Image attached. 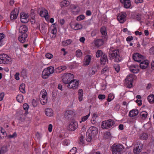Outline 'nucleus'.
I'll list each match as a JSON object with an SVG mask.
<instances>
[{
  "instance_id": "obj_11",
  "label": "nucleus",
  "mask_w": 154,
  "mask_h": 154,
  "mask_svg": "<svg viewBox=\"0 0 154 154\" xmlns=\"http://www.w3.org/2000/svg\"><path fill=\"white\" fill-rule=\"evenodd\" d=\"M78 126L77 122H72L69 123L67 127V129L68 130L73 131L77 128Z\"/></svg>"
},
{
  "instance_id": "obj_48",
  "label": "nucleus",
  "mask_w": 154,
  "mask_h": 154,
  "mask_svg": "<svg viewBox=\"0 0 154 154\" xmlns=\"http://www.w3.org/2000/svg\"><path fill=\"white\" fill-rule=\"evenodd\" d=\"M77 148L76 147H73L70 150L69 153L70 154H75Z\"/></svg>"
},
{
  "instance_id": "obj_18",
  "label": "nucleus",
  "mask_w": 154,
  "mask_h": 154,
  "mask_svg": "<svg viewBox=\"0 0 154 154\" xmlns=\"http://www.w3.org/2000/svg\"><path fill=\"white\" fill-rule=\"evenodd\" d=\"M121 2L124 5V7L126 8H129L131 6V4L130 0H120Z\"/></svg>"
},
{
  "instance_id": "obj_43",
  "label": "nucleus",
  "mask_w": 154,
  "mask_h": 154,
  "mask_svg": "<svg viewBox=\"0 0 154 154\" xmlns=\"http://www.w3.org/2000/svg\"><path fill=\"white\" fill-rule=\"evenodd\" d=\"M103 54L102 51L101 50H98L96 53V57H100L101 56H103V54Z\"/></svg>"
},
{
  "instance_id": "obj_2",
  "label": "nucleus",
  "mask_w": 154,
  "mask_h": 154,
  "mask_svg": "<svg viewBox=\"0 0 154 154\" xmlns=\"http://www.w3.org/2000/svg\"><path fill=\"white\" fill-rule=\"evenodd\" d=\"M54 68L52 66L45 69L42 72V77L44 79H47L50 74L54 73Z\"/></svg>"
},
{
  "instance_id": "obj_55",
  "label": "nucleus",
  "mask_w": 154,
  "mask_h": 154,
  "mask_svg": "<svg viewBox=\"0 0 154 154\" xmlns=\"http://www.w3.org/2000/svg\"><path fill=\"white\" fill-rule=\"evenodd\" d=\"M21 75H22L23 76H26V72L25 70L23 69L22 70L21 72Z\"/></svg>"
},
{
  "instance_id": "obj_16",
  "label": "nucleus",
  "mask_w": 154,
  "mask_h": 154,
  "mask_svg": "<svg viewBox=\"0 0 154 154\" xmlns=\"http://www.w3.org/2000/svg\"><path fill=\"white\" fill-rule=\"evenodd\" d=\"M107 40H105V39L103 38L102 39H98L94 41V44L96 46L99 47L102 45L103 44L104 42Z\"/></svg>"
},
{
  "instance_id": "obj_58",
  "label": "nucleus",
  "mask_w": 154,
  "mask_h": 154,
  "mask_svg": "<svg viewBox=\"0 0 154 154\" xmlns=\"http://www.w3.org/2000/svg\"><path fill=\"white\" fill-rule=\"evenodd\" d=\"M133 38L132 36H128L126 39V41L127 42H129L130 41L132 40H133Z\"/></svg>"
},
{
  "instance_id": "obj_35",
  "label": "nucleus",
  "mask_w": 154,
  "mask_h": 154,
  "mask_svg": "<svg viewBox=\"0 0 154 154\" xmlns=\"http://www.w3.org/2000/svg\"><path fill=\"white\" fill-rule=\"evenodd\" d=\"M147 113L146 111H142L140 113V117L143 119H145L147 118Z\"/></svg>"
},
{
  "instance_id": "obj_45",
  "label": "nucleus",
  "mask_w": 154,
  "mask_h": 154,
  "mask_svg": "<svg viewBox=\"0 0 154 154\" xmlns=\"http://www.w3.org/2000/svg\"><path fill=\"white\" fill-rule=\"evenodd\" d=\"M51 28L52 29L51 31V33L53 34H55L56 35L57 33V29L56 28L54 27V26H53V28H52V27L51 26Z\"/></svg>"
},
{
  "instance_id": "obj_1",
  "label": "nucleus",
  "mask_w": 154,
  "mask_h": 154,
  "mask_svg": "<svg viewBox=\"0 0 154 154\" xmlns=\"http://www.w3.org/2000/svg\"><path fill=\"white\" fill-rule=\"evenodd\" d=\"M109 57L110 59H114L116 62H118L121 60L119 49H114L113 47H111L109 49Z\"/></svg>"
},
{
  "instance_id": "obj_13",
  "label": "nucleus",
  "mask_w": 154,
  "mask_h": 154,
  "mask_svg": "<svg viewBox=\"0 0 154 154\" xmlns=\"http://www.w3.org/2000/svg\"><path fill=\"white\" fill-rule=\"evenodd\" d=\"M20 19L21 22L23 23H27L29 20L28 14L22 12L20 14Z\"/></svg>"
},
{
  "instance_id": "obj_14",
  "label": "nucleus",
  "mask_w": 154,
  "mask_h": 154,
  "mask_svg": "<svg viewBox=\"0 0 154 154\" xmlns=\"http://www.w3.org/2000/svg\"><path fill=\"white\" fill-rule=\"evenodd\" d=\"M139 68L138 66L137 65L132 64L129 66L130 71L134 73H137L139 72Z\"/></svg>"
},
{
  "instance_id": "obj_17",
  "label": "nucleus",
  "mask_w": 154,
  "mask_h": 154,
  "mask_svg": "<svg viewBox=\"0 0 154 154\" xmlns=\"http://www.w3.org/2000/svg\"><path fill=\"white\" fill-rule=\"evenodd\" d=\"M100 32L101 34L102 37L105 39V40H107V30L105 26H102L100 28Z\"/></svg>"
},
{
  "instance_id": "obj_46",
  "label": "nucleus",
  "mask_w": 154,
  "mask_h": 154,
  "mask_svg": "<svg viewBox=\"0 0 154 154\" xmlns=\"http://www.w3.org/2000/svg\"><path fill=\"white\" fill-rule=\"evenodd\" d=\"M109 69L107 67H104L101 71V74H105L106 72H109Z\"/></svg>"
},
{
  "instance_id": "obj_64",
  "label": "nucleus",
  "mask_w": 154,
  "mask_h": 154,
  "mask_svg": "<svg viewBox=\"0 0 154 154\" xmlns=\"http://www.w3.org/2000/svg\"><path fill=\"white\" fill-rule=\"evenodd\" d=\"M91 154H101L100 152L99 151H96L94 150L92 151L91 152Z\"/></svg>"
},
{
  "instance_id": "obj_31",
  "label": "nucleus",
  "mask_w": 154,
  "mask_h": 154,
  "mask_svg": "<svg viewBox=\"0 0 154 154\" xmlns=\"http://www.w3.org/2000/svg\"><path fill=\"white\" fill-rule=\"evenodd\" d=\"M83 94V90L82 89H79L78 91V99L79 101H81L82 100Z\"/></svg>"
},
{
  "instance_id": "obj_12",
  "label": "nucleus",
  "mask_w": 154,
  "mask_h": 154,
  "mask_svg": "<svg viewBox=\"0 0 154 154\" xmlns=\"http://www.w3.org/2000/svg\"><path fill=\"white\" fill-rule=\"evenodd\" d=\"M75 114V112L72 110H66L64 113L65 117L68 119L73 118Z\"/></svg>"
},
{
  "instance_id": "obj_37",
  "label": "nucleus",
  "mask_w": 154,
  "mask_h": 154,
  "mask_svg": "<svg viewBox=\"0 0 154 154\" xmlns=\"http://www.w3.org/2000/svg\"><path fill=\"white\" fill-rule=\"evenodd\" d=\"M86 140L88 142H90L92 138H94V137H93V136L89 134L87 132L86 133Z\"/></svg>"
},
{
  "instance_id": "obj_34",
  "label": "nucleus",
  "mask_w": 154,
  "mask_h": 154,
  "mask_svg": "<svg viewBox=\"0 0 154 154\" xmlns=\"http://www.w3.org/2000/svg\"><path fill=\"white\" fill-rule=\"evenodd\" d=\"M72 42L71 39H68L63 41L62 42V45L63 46H66L70 45Z\"/></svg>"
},
{
  "instance_id": "obj_56",
  "label": "nucleus",
  "mask_w": 154,
  "mask_h": 154,
  "mask_svg": "<svg viewBox=\"0 0 154 154\" xmlns=\"http://www.w3.org/2000/svg\"><path fill=\"white\" fill-rule=\"evenodd\" d=\"M19 75L20 74L18 72L16 73L15 75V78L17 80H18L20 79L19 77Z\"/></svg>"
},
{
  "instance_id": "obj_5",
  "label": "nucleus",
  "mask_w": 154,
  "mask_h": 154,
  "mask_svg": "<svg viewBox=\"0 0 154 154\" xmlns=\"http://www.w3.org/2000/svg\"><path fill=\"white\" fill-rule=\"evenodd\" d=\"M74 78V76L73 74L70 73H66L62 76V80L64 83L68 85Z\"/></svg>"
},
{
  "instance_id": "obj_23",
  "label": "nucleus",
  "mask_w": 154,
  "mask_h": 154,
  "mask_svg": "<svg viewBox=\"0 0 154 154\" xmlns=\"http://www.w3.org/2000/svg\"><path fill=\"white\" fill-rule=\"evenodd\" d=\"M70 25L71 28L75 30L80 29H82V27L81 24L79 23H75L73 24V23H71L70 24Z\"/></svg>"
},
{
  "instance_id": "obj_10",
  "label": "nucleus",
  "mask_w": 154,
  "mask_h": 154,
  "mask_svg": "<svg viewBox=\"0 0 154 154\" xmlns=\"http://www.w3.org/2000/svg\"><path fill=\"white\" fill-rule=\"evenodd\" d=\"M87 132L93 136V137H94L98 133V129L95 127L91 126L88 129Z\"/></svg>"
},
{
  "instance_id": "obj_38",
  "label": "nucleus",
  "mask_w": 154,
  "mask_h": 154,
  "mask_svg": "<svg viewBox=\"0 0 154 154\" xmlns=\"http://www.w3.org/2000/svg\"><path fill=\"white\" fill-rule=\"evenodd\" d=\"M25 84H22L20 85L19 88L20 91L23 94L25 93Z\"/></svg>"
},
{
  "instance_id": "obj_7",
  "label": "nucleus",
  "mask_w": 154,
  "mask_h": 154,
  "mask_svg": "<svg viewBox=\"0 0 154 154\" xmlns=\"http://www.w3.org/2000/svg\"><path fill=\"white\" fill-rule=\"evenodd\" d=\"M11 61V58L7 54H2L0 55V63L7 64Z\"/></svg>"
},
{
  "instance_id": "obj_32",
  "label": "nucleus",
  "mask_w": 154,
  "mask_h": 154,
  "mask_svg": "<svg viewBox=\"0 0 154 154\" xmlns=\"http://www.w3.org/2000/svg\"><path fill=\"white\" fill-rule=\"evenodd\" d=\"M69 5V2L67 0H64L60 3V6L62 8L63 7H67Z\"/></svg>"
},
{
  "instance_id": "obj_49",
  "label": "nucleus",
  "mask_w": 154,
  "mask_h": 154,
  "mask_svg": "<svg viewBox=\"0 0 154 154\" xmlns=\"http://www.w3.org/2000/svg\"><path fill=\"white\" fill-rule=\"evenodd\" d=\"M7 137L9 138L16 137H17V134L16 132H15L12 135H9L7 136Z\"/></svg>"
},
{
  "instance_id": "obj_33",
  "label": "nucleus",
  "mask_w": 154,
  "mask_h": 154,
  "mask_svg": "<svg viewBox=\"0 0 154 154\" xmlns=\"http://www.w3.org/2000/svg\"><path fill=\"white\" fill-rule=\"evenodd\" d=\"M147 99L149 103L151 104L154 103V95L150 94L147 97Z\"/></svg>"
},
{
  "instance_id": "obj_29",
  "label": "nucleus",
  "mask_w": 154,
  "mask_h": 154,
  "mask_svg": "<svg viewBox=\"0 0 154 154\" xmlns=\"http://www.w3.org/2000/svg\"><path fill=\"white\" fill-rule=\"evenodd\" d=\"M45 115L48 116H51L53 115V111L52 109L50 108H47L45 110Z\"/></svg>"
},
{
  "instance_id": "obj_54",
  "label": "nucleus",
  "mask_w": 154,
  "mask_h": 154,
  "mask_svg": "<svg viewBox=\"0 0 154 154\" xmlns=\"http://www.w3.org/2000/svg\"><path fill=\"white\" fill-rule=\"evenodd\" d=\"M105 95L104 94H99L98 96V98L100 100H102L105 98Z\"/></svg>"
},
{
  "instance_id": "obj_52",
  "label": "nucleus",
  "mask_w": 154,
  "mask_h": 154,
  "mask_svg": "<svg viewBox=\"0 0 154 154\" xmlns=\"http://www.w3.org/2000/svg\"><path fill=\"white\" fill-rule=\"evenodd\" d=\"M69 143V140L67 139H65L63 141V144L65 146H67Z\"/></svg>"
},
{
  "instance_id": "obj_62",
  "label": "nucleus",
  "mask_w": 154,
  "mask_h": 154,
  "mask_svg": "<svg viewBox=\"0 0 154 154\" xmlns=\"http://www.w3.org/2000/svg\"><path fill=\"white\" fill-rule=\"evenodd\" d=\"M141 15L139 14H138L136 15V17L137 20H141Z\"/></svg>"
},
{
  "instance_id": "obj_53",
  "label": "nucleus",
  "mask_w": 154,
  "mask_h": 154,
  "mask_svg": "<svg viewBox=\"0 0 154 154\" xmlns=\"http://www.w3.org/2000/svg\"><path fill=\"white\" fill-rule=\"evenodd\" d=\"M45 57L48 59H51L53 57V55L49 53H47L45 54Z\"/></svg>"
},
{
  "instance_id": "obj_26",
  "label": "nucleus",
  "mask_w": 154,
  "mask_h": 154,
  "mask_svg": "<svg viewBox=\"0 0 154 154\" xmlns=\"http://www.w3.org/2000/svg\"><path fill=\"white\" fill-rule=\"evenodd\" d=\"M28 30V27L27 26L25 25L21 26L19 29V31L21 34L26 33Z\"/></svg>"
},
{
  "instance_id": "obj_63",
  "label": "nucleus",
  "mask_w": 154,
  "mask_h": 154,
  "mask_svg": "<svg viewBox=\"0 0 154 154\" xmlns=\"http://www.w3.org/2000/svg\"><path fill=\"white\" fill-rule=\"evenodd\" d=\"M30 21L32 24H35V18L32 17L30 19Z\"/></svg>"
},
{
  "instance_id": "obj_9",
  "label": "nucleus",
  "mask_w": 154,
  "mask_h": 154,
  "mask_svg": "<svg viewBox=\"0 0 154 154\" xmlns=\"http://www.w3.org/2000/svg\"><path fill=\"white\" fill-rule=\"evenodd\" d=\"M79 85V81L73 79L68 85V87L69 88L75 89L78 88Z\"/></svg>"
},
{
  "instance_id": "obj_61",
  "label": "nucleus",
  "mask_w": 154,
  "mask_h": 154,
  "mask_svg": "<svg viewBox=\"0 0 154 154\" xmlns=\"http://www.w3.org/2000/svg\"><path fill=\"white\" fill-rule=\"evenodd\" d=\"M53 126L51 124H50L48 125V130L49 132H51L52 130Z\"/></svg>"
},
{
  "instance_id": "obj_30",
  "label": "nucleus",
  "mask_w": 154,
  "mask_h": 154,
  "mask_svg": "<svg viewBox=\"0 0 154 154\" xmlns=\"http://www.w3.org/2000/svg\"><path fill=\"white\" fill-rule=\"evenodd\" d=\"M138 110L137 109H134L129 112L130 116L133 117L137 116L138 113Z\"/></svg>"
},
{
  "instance_id": "obj_20",
  "label": "nucleus",
  "mask_w": 154,
  "mask_h": 154,
  "mask_svg": "<svg viewBox=\"0 0 154 154\" xmlns=\"http://www.w3.org/2000/svg\"><path fill=\"white\" fill-rule=\"evenodd\" d=\"M27 37V35L26 33H20L18 37V40L20 42L23 43L26 41Z\"/></svg>"
},
{
  "instance_id": "obj_8",
  "label": "nucleus",
  "mask_w": 154,
  "mask_h": 154,
  "mask_svg": "<svg viewBox=\"0 0 154 154\" xmlns=\"http://www.w3.org/2000/svg\"><path fill=\"white\" fill-rule=\"evenodd\" d=\"M125 81L127 87L128 88H131L132 87L133 82L132 75L131 74L128 75Z\"/></svg>"
},
{
  "instance_id": "obj_59",
  "label": "nucleus",
  "mask_w": 154,
  "mask_h": 154,
  "mask_svg": "<svg viewBox=\"0 0 154 154\" xmlns=\"http://www.w3.org/2000/svg\"><path fill=\"white\" fill-rule=\"evenodd\" d=\"M97 33V31L96 30H93L91 33V35L92 37L95 36Z\"/></svg>"
},
{
  "instance_id": "obj_39",
  "label": "nucleus",
  "mask_w": 154,
  "mask_h": 154,
  "mask_svg": "<svg viewBox=\"0 0 154 154\" xmlns=\"http://www.w3.org/2000/svg\"><path fill=\"white\" fill-rule=\"evenodd\" d=\"M24 109L26 111V112L24 114V115H26L28 113V112L27 111L29 109L28 105L26 103H24L23 106Z\"/></svg>"
},
{
  "instance_id": "obj_27",
  "label": "nucleus",
  "mask_w": 154,
  "mask_h": 154,
  "mask_svg": "<svg viewBox=\"0 0 154 154\" xmlns=\"http://www.w3.org/2000/svg\"><path fill=\"white\" fill-rule=\"evenodd\" d=\"M91 56L90 55H88L86 56L85 59V61L83 62V64L84 65H88L91 61Z\"/></svg>"
},
{
  "instance_id": "obj_15",
  "label": "nucleus",
  "mask_w": 154,
  "mask_h": 154,
  "mask_svg": "<svg viewBox=\"0 0 154 154\" xmlns=\"http://www.w3.org/2000/svg\"><path fill=\"white\" fill-rule=\"evenodd\" d=\"M133 58L134 61L137 62H140L143 59V56L138 53H134L133 55Z\"/></svg>"
},
{
  "instance_id": "obj_22",
  "label": "nucleus",
  "mask_w": 154,
  "mask_h": 154,
  "mask_svg": "<svg viewBox=\"0 0 154 154\" xmlns=\"http://www.w3.org/2000/svg\"><path fill=\"white\" fill-rule=\"evenodd\" d=\"M126 17L125 14H121L117 17V19L120 23H123L125 20Z\"/></svg>"
},
{
  "instance_id": "obj_3",
  "label": "nucleus",
  "mask_w": 154,
  "mask_h": 154,
  "mask_svg": "<svg viewBox=\"0 0 154 154\" xmlns=\"http://www.w3.org/2000/svg\"><path fill=\"white\" fill-rule=\"evenodd\" d=\"M111 148L112 154H121L123 146L120 144H114L112 146Z\"/></svg>"
},
{
  "instance_id": "obj_44",
  "label": "nucleus",
  "mask_w": 154,
  "mask_h": 154,
  "mask_svg": "<svg viewBox=\"0 0 154 154\" xmlns=\"http://www.w3.org/2000/svg\"><path fill=\"white\" fill-rule=\"evenodd\" d=\"M84 136L82 135H81L79 138V143L80 144L83 145L84 144L85 141L84 140Z\"/></svg>"
},
{
  "instance_id": "obj_50",
  "label": "nucleus",
  "mask_w": 154,
  "mask_h": 154,
  "mask_svg": "<svg viewBox=\"0 0 154 154\" xmlns=\"http://www.w3.org/2000/svg\"><path fill=\"white\" fill-rule=\"evenodd\" d=\"M85 18V16L83 15H81L78 16L77 18V20H78L80 21L82 20H83Z\"/></svg>"
},
{
  "instance_id": "obj_28",
  "label": "nucleus",
  "mask_w": 154,
  "mask_h": 154,
  "mask_svg": "<svg viewBox=\"0 0 154 154\" xmlns=\"http://www.w3.org/2000/svg\"><path fill=\"white\" fill-rule=\"evenodd\" d=\"M108 61L107 55L105 54H103L101 56L100 59V62L102 64L104 65L106 64V62Z\"/></svg>"
},
{
  "instance_id": "obj_25",
  "label": "nucleus",
  "mask_w": 154,
  "mask_h": 154,
  "mask_svg": "<svg viewBox=\"0 0 154 154\" xmlns=\"http://www.w3.org/2000/svg\"><path fill=\"white\" fill-rule=\"evenodd\" d=\"M39 14L41 17L46 18L48 17V12L46 9H42L40 11Z\"/></svg>"
},
{
  "instance_id": "obj_24",
  "label": "nucleus",
  "mask_w": 154,
  "mask_h": 154,
  "mask_svg": "<svg viewBox=\"0 0 154 154\" xmlns=\"http://www.w3.org/2000/svg\"><path fill=\"white\" fill-rule=\"evenodd\" d=\"M149 63L147 60H144L140 64V67L142 69H145L148 67Z\"/></svg>"
},
{
  "instance_id": "obj_51",
  "label": "nucleus",
  "mask_w": 154,
  "mask_h": 154,
  "mask_svg": "<svg viewBox=\"0 0 154 154\" xmlns=\"http://www.w3.org/2000/svg\"><path fill=\"white\" fill-rule=\"evenodd\" d=\"M41 29L42 31H44L47 29L46 25L45 24H42L41 25Z\"/></svg>"
},
{
  "instance_id": "obj_47",
  "label": "nucleus",
  "mask_w": 154,
  "mask_h": 154,
  "mask_svg": "<svg viewBox=\"0 0 154 154\" xmlns=\"http://www.w3.org/2000/svg\"><path fill=\"white\" fill-rule=\"evenodd\" d=\"M114 68L117 72H119L120 69V67L119 64H115L114 66Z\"/></svg>"
},
{
  "instance_id": "obj_19",
  "label": "nucleus",
  "mask_w": 154,
  "mask_h": 154,
  "mask_svg": "<svg viewBox=\"0 0 154 154\" xmlns=\"http://www.w3.org/2000/svg\"><path fill=\"white\" fill-rule=\"evenodd\" d=\"M18 12L17 9H15L11 13L10 18L11 20L16 19L18 16Z\"/></svg>"
},
{
  "instance_id": "obj_36",
  "label": "nucleus",
  "mask_w": 154,
  "mask_h": 154,
  "mask_svg": "<svg viewBox=\"0 0 154 154\" xmlns=\"http://www.w3.org/2000/svg\"><path fill=\"white\" fill-rule=\"evenodd\" d=\"M140 139L143 140H146L148 138V135L147 134L145 133H142L140 135Z\"/></svg>"
},
{
  "instance_id": "obj_4",
  "label": "nucleus",
  "mask_w": 154,
  "mask_h": 154,
  "mask_svg": "<svg viewBox=\"0 0 154 154\" xmlns=\"http://www.w3.org/2000/svg\"><path fill=\"white\" fill-rule=\"evenodd\" d=\"M40 101L42 105H45L48 102L47 92L45 89L42 90L40 94Z\"/></svg>"
},
{
  "instance_id": "obj_41",
  "label": "nucleus",
  "mask_w": 154,
  "mask_h": 154,
  "mask_svg": "<svg viewBox=\"0 0 154 154\" xmlns=\"http://www.w3.org/2000/svg\"><path fill=\"white\" fill-rule=\"evenodd\" d=\"M90 112H89V114H88L87 115H86V116H84L83 117H82L81 118V120L80 121V122L81 123L82 122H84L85 121H86L88 118L89 117V116H90Z\"/></svg>"
},
{
  "instance_id": "obj_57",
  "label": "nucleus",
  "mask_w": 154,
  "mask_h": 154,
  "mask_svg": "<svg viewBox=\"0 0 154 154\" xmlns=\"http://www.w3.org/2000/svg\"><path fill=\"white\" fill-rule=\"evenodd\" d=\"M5 37V35L2 33H0V41L2 42V40Z\"/></svg>"
},
{
  "instance_id": "obj_6",
  "label": "nucleus",
  "mask_w": 154,
  "mask_h": 154,
  "mask_svg": "<svg viewBox=\"0 0 154 154\" xmlns=\"http://www.w3.org/2000/svg\"><path fill=\"white\" fill-rule=\"evenodd\" d=\"M115 124L114 121L111 119H109L102 122L101 127L103 129L109 128Z\"/></svg>"
},
{
  "instance_id": "obj_40",
  "label": "nucleus",
  "mask_w": 154,
  "mask_h": 154,
  "mask_svg": "<svg viewBox=\"0 0 154 154\" xmlns=\"http://www.w3.org/2000/svg\"><path fill=\"white\" fill-rule=\"evenodd\" d=\"M16 98L18 102L20 103H21L23 102V96L22 95L19 94L17 96Z\"/></svg>"
},
{
  "instance_id": "obj_60",
  "label": "nucleus",
  "mask_w": 154,
  "mask_h": 154,
  "mask_svg": "<svg viewBox=\"0 0 154 154\" xmlns=\"http://www.w3.org/2000/svg\"><path fill=\"white\" fill-rule=\"evenodd\" d=\"M5 95L4 93L2 92L0 94V101H2Z\"/></svg>"
},
{
  "instance_id": "obj_42",
  "label": "nucleus",
  "mask_w": 154,
  "mask_h": 154,
  "mask_svg": "<svg viewBox=\"0 0 154 154\" xmlns=\"http://www.w3.org/2000/svg\"><path fill=\"white\" fill-rule=\"evenodd\" d=\"M75 55L77 57H81L82 56L81 51L80 49L77 50L75 52Z\"/></svg>"
},
{
  "instance_id": "obj_21",
  "label": "nucleus",
  "mask_w": 154,
  "mask_h": 154,
  "mask_svg": "<svg viewBox=\"0 0 154 154\" xmlns=\"http://www.w3.org/2000/svg\"><path fill=\"white\" fill-rule=\"evenodd\" d=\"M142 149V145L140 144L136 145L134 147V152L135 154H138L141 152Z\"/></svg>"
}]
</instances>
